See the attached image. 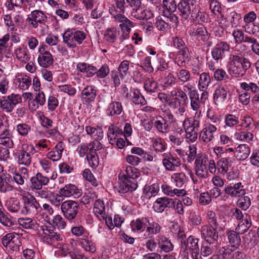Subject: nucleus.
Listing matches in <instances>:
<instances>
[{
	"label": "nucleus",
	"mask_w": 259,
	"mask_h": 259,
	"mask_svg": "<svg viewBox=\"0 0 259 259\" xmlns=\"http://www.w3.org/2000/svg\"><path fill=\"white\" fill-rule=\"evenodd\" d=\"M102 148V144L97 141H93L88 144L82 143L78 146L76 152L79 157L85 156L90 166L97 167L99 163V159L97 151Z\"/></svg>",
	"instance_id": "1"
},
{
	"label": "nucleus",
	"mask_w": 259,
	"mask_h": 259,
	"mask_svg": "<svg viewBox=\"0 0 259 259\" xmlns=\"http://www.w3.org/2000/svg\"><path fill=\"white\" fill-rule=\"evenodd\" d=\"M230 161V159L228 157H223L219 159L217 163L218 171L222 174H226L229 170Z\"/></svg>",
	"instance_id": "56"
},
{
	"label": "nucleus",
	"mask_w": 259,
	"mask_h": 259,
	"mask_svg": "<svg viewBox=\"0 0 259 259\" xmlns=\"http://www.w3.org/2000/svg\"><path fill=\"white\" fill-rule=\"evenodd\" d=\"M217 228L207 225L202 226L201 228L202 238L209 244L215 243L219 238Z\"/></svg>",
	"instance_id": "13"
},
{
	"label": "nucleus",
	"mask_w": 259,
	"mask_h": 259,
	"mask_svg": "<svg viewBox=\"0 0 259 259\" xmlns=\"http://www.w3.org/2000/svg\"><path fill=\"white\" fill-rule=\"evenodd\" d=\"M132 16L137 19H150L154 17L152 12L149 9H142L140 8L133 9L132 13Z\"/></svg>",
	"instance_id": "35"
},
{
	"label": "nucleus",
	"mask_w": 259,
	"mask_h": 259,
	"mask_svg": "<svg viewBox=\"0 0 259 259\" xmlns=\"http://www.w3.org/2000/svg\"><path fill=\"white\" fill-rule=\"evenodd\" d=\"M47 16L40 11L35 10L31 12L30 17L27 18V21L33 27L36 28L38 26V23H42L46 21Z\"/></svg>",
	"instance_id": "24"
},
{
	"label": "nucleus",
	"mask_w": 259,
	"mask_h": 259,
	"mask_svg": "<svg viewBox=\"0 0 259 259\" xmlns=\"http://www.w3.org/2000/svg\"><path fill=\"white\" fill-rule=\"evenodd\" d=\"M16 83L19 89L25 91L31 84V79L27 75H18L16 77Z\"/></svg>",
	"instance_id": "41"
},
{
	"label": "nucleus",
	"mask_w": 259,
	"mask_h": 259,
	"mask_svg": "<svg viewBox=\"0 0 259 259\" xmlns=\"http://www.w3.org/2000/svg\"><path fill=\"white\" fill-rule=\"evenodd\" d=\"M171 198L167 197L158 198L153 203V208L157 212H162L166 207L170 208Z\"/></svg>",
	"instance_id": "30"
},
{
	"label": "nucleus",
	"mask_w": 259,
	"mask_h": 259,
	"mask_svg": "<svg viewBox=\"0 0 259 259\" xmlns=\"http://www.w3.org/2000/svg\"><path fill=\"white\" fill-rule=\"evenodd\" d=\"M162 156V165L168 171H175L181 165V161L176 154L169 152L163 153Z\"/></svg>",
	"instance_id": "7"
},
{
	"label": "nucleus",
	"mask_w": 259,
	"mask_h": 259,
	"mask_svg": "<svg viewBox=\"0 0 259 259\" xmlns=\"http://www.w3.org/2000/svg\"><path fill=\"white\" fill-rule=\"evenodd\" d=\"M188 103V96L186 98H174L169 103V106L172 109H176L181 115H183L186 110V107Z\"/></svg>",
	"instance_id": "20"
},
{
	"label": "nucleus",
	"mask_w": 259,
	"mask_h": 259,
	"mask_svg": "<svg viewBox=\"0 0 259 259\" xmlns=\"http://www.w3.org/2000/svg\"><path fill=\"white\" fill-rule=\"evenodd\" d=\"M229 50L230 45L226 41H218L211 50V56L218 63L225 57V52H229Z\"/></svg>",
	"instance_id": "14"
},
{
	"label": "nucleus",
	"mask_w": 259,
	"mask_h": 259,
	"mask_svg": "<svg viewBox=\"0 0 259 259\" xmlns=\"http://www.w3.org/2000/svg\"><path fill=\"white\" fill-rule=\"evenodd\" d=\"M48 46L46 45H41L38 51L39 53L37 58L39 65L44 68L50 67L53 63V57L51 53L48 50Z\"/></svg>",
	"instance_id": "10"
},
{
	"label": "nucleus",
	"mask_w": 259,
	"mask_h": 259,
	"mask_svg": "<svg viewBox=\"0 0 259 259\" xmlns=\"http://www.w3.org/2000/svg\"><path fill=\"white\" fill-rule=\"evenodd\" d=\"M4 116H0V144L11 148L13 147L14 143L10 130L4 123Z\"/></svg>",
	"instance_id": "12"
},
{
	"label": "nucleus",
	"mask_w": 259,
	"mask_h": 259,
	"mask_svg": "<svg viewBox=\"0 0 259 259\" xmlns=\"http://www.w3.org/2000/svg\"><path fill=\"white\" fill-rule=\"evenodd\" d=\"M76 70L83 73L87 77H91L97 72V68L95 66L85 62L78 63Z\"/></svg>",
	"instance_id": "26"
},
{
	"label": "nucleus",
	"mask_w": 259,
	"mask_h": 259,
	"mask_svg": "<svg viewBox=\"0 0 259 259\" xmlns=\"http://www.w3.org/2000/svg\"><path fill=\"white\" fill-rule=\"evenodd\" d=\"M152 121V124L158 133L166 134L169 132V124L162 117V115H159L154 117Z\"/></svg>",
	"instance_id": "17"
},
{
	"label": "nucleus",
	"mask_w": 259,
	"mask_h": 259,
	"mask_svg": "<svg viewBox=\"0 0 259 259\" xmlns=\"http://www.w3.org/2000/svg\"><path fill=\"white\" fill-rule=\"evenodd\" d=\"M85 131L88 135L91 136L94 141L100 142L104 137V133L103 130L99 126L94 127L90 126H87L85 127Z\"/></svg>",
	"instance_id": "42"
},
{
	"label": "nucleus",
	"mask_w": 259,
	"mask_h": 259,
	"mask_svg": "<svg viewBox=\"0 0 259 259\" xmlns=\"http://www.w3.org/2000/svg\"><path fill=\"white\" fill-rule=\"evenodd\" d=\"M49 179L40 172H37L30 179V188L32 190H40L43 186L47 185Z\"/></svg>",
	"instance_id": "19"
},
{
	"label": "nucleus",
	"mask_w": 259,
	"mask_h": 259,
	"mask_svg": "<svg viewBox=\"0 0 259 259\" xmlns=\"http://www.w3.org/2000/svg\"><path fill=\"white\" fill-rule=\"evenodd\" d=\"M15 129L19 136L26 137L31 131V126L26 123H20L16 125Z\"/></svg>",
	"instance_id": "64"
},
{
	"label": "nucleus",
	"mask_w": 259,
	"mask_h": 259,
	"mask_svg": "<svg viewBox=\"0 0 259 259\" xmlns=\"http://www.w3.org/2000/svg\"><path fill=\"white\" fill-rule=\"evenodd\" d=\"M251 148L245 144H240L235 148L234 157L239 161H243L249 156Z\"/></svg>",
	"instance_id": "25"
},
{
	"label": "nucleus",
	"mask_w": 259,
	"mask_h": 259,
	"mask_svg": "<svg viewBox=\"0 0 259 259\" xmlns=\"http://www.w3.org/2000/svg\"><path fill=\"white\" fill-rule=\"evenodd\" d=\"M11 177L9 175L3 174L0 176V192L6 193L12 192L14 187L10 183Z\"/></svg>",
	"instance_id": "37"
},
{
	"label": "nucleus",
	"mask_w": 259,
	"mask_h": 259,
	"mask_svg": "<svg viewBox=\"0 0 259 259\" xmlns=\"http://www.w3.org/2000/svg\"><path fill=\"white\" fill-rule=\"evenodd\" d=\"M130 96L132 102L135 105L143 106L147 103L146 100L141 93L140 90L137 88H134L131 90Z\"/></svg>",
	"instance_id": "31"
},
{
	"label": "nucleus",
	"mask_w": 259,
	"mask_h": 259,
	"mask_svg": "<svg viewBox=\"0 0 259 259\" xmlns=\"http://www.w3.org/2000/svg\"><path fill=\"white\" fill-rule=\"evenodd\" d=\"M81 246L86 251L91 253H94L96 250L95 243L88 236L82 238L80 240Z\"/></svg>",
	"instance_id": "52"
},
{
	"label": "nucleus",
	"mask_w": 259,
	"mask_h": 259,
	"mask_svg": "<svg viewBox=\"0 0 259 259\" xmlns=\"http://www.w3.org/2000/svg\"><path fill=\"white\" fill-rule=\"evenodd\" d=\"M228 238L232 247L238 246L241 243V238L239 233L234 231H230L227 233Z\"/></svg>",
	"instance_id": "59"
},
{
	"label": "nucleus",
	"mask_w": 259,
	"mask_h": 259,
	"mask_svg": "<svg viewBox=\"0 0 259 259\" xmlns=\"http://www.w3.org/2000/svg\"><path fill=\"white\" fill-rule=\"evenodd\" d=\"M159 190V185L154 183L151 185H145L143 189V193L147 198H150L157 195Z\"/></svg>",
	"instance_id": "51"
},
{
	"label": "nucleus",
	"mask_w": 259,
	"mask_h": 259,
	"mask_svg": "<svg viewBox=\"0 0 259 259\" xmlns=\"http://www.w3.org/2000/svg\"><path fill=\"white\" fill-rule=\"evenodd\" d=\"M81 98L87 101H93L97 96L96 88L93 85L85 87L81 92Z\"/></svg>",
	"instance_id": "43"
},
{
	"label": "nucleus",
	"mask_w": 259,
	"mask_h": 259,
	"mask_svg": "<svg viewBox=\"0 0 259 259\" xmlns=\"http://www.w3.org/2000/svg\"><path fill=\"white\" fill-rule=\"evenodd\" d=\"M21 200L23 206L20 213L23 215H30L37 211L39 205L35 198L27 191H23L21 194Z\"/></svg>",
	"instance_id": "4"
},
{
	"label": "nucleus",
	"mask_w": 259,
	"mask_h": 259,
	"mask_svg": "<svg viewBox=\"0 0 259 259\" xmlns=\"http://www.w3.org/2000/svg\"><path fill=\"white\" fill-rule=\"evenodd\" d=\"M199 239L192 236H189L187 239L182 242V248L184 251L190 250L191 252L199 251L198 246Z\"/></svg>",
	"instance_id": "29"
},
{
	"label": "nucleus",
	"mask_w": 259,
	"mask_h": 259,
	"mask_svg": "<svg viewBox=\"0 0 259 259\" xmlns=\"http://www.w3.org/2000/svg\"><path fill=\"white\" fill-rule=\"evenodd\" d=\"M227 65L228 73L234 77L243 76L251 66L250 61L238 55H231Z\"/></svg>",
	"instance_id": "2"
},
{
	"label": "nucleus",
	"mask_w": 259,
	"mask_h": 259,
	"mask_svg": "<svg viewBox=\"0 0 259 259\" xmlns=\"http://www.w3.org/2000/svg\"><path fill=\"white\" fill-rule=\"evenodd\" d=\"M147 217H142L133 220L131 222L132 230L134 232L143 231L146 229Z\"/></svg>",
	"instance_id": "46"
},
{
	"label": "nucleus",
	"mask_w": 259,
	"mask_h": 259,
	"mask_svg": "<svg viewBox=\"0 0 259 259\" xmlns=\"http://www.w3.org/2000/svg\"><path fill=\"white\" fill-rule=\"evenodd\" d=\"M0 108L2 111L6 113H10L13 111L14 109L13 104L12 102L7 97H3L1 99V106Z\"/></svg>",
	"instance_id": "63"
},
{
	"label": "nucleus",
	"mask_w": 259,
	"mask_h": 259,
	"mask_svg": "<svg viewBox=\"0 0 259 259\" xmlns=\"http://www.w3.org/2000/svg\"><path fill=\"white\" fill-rule=\"evenodd\" d=\"M211 82V78L208 73L202 72L200 74L198 87L200 91L206 90Z\"/></svg>",
	"instance_id": "54"
},
{
	"label": "nucleus",
	"mask_w": 259,
	"mask_h": 259,
	"mask_svg": "<svg viewBox=\"0 0 259 259\" xmlns=\"http://www.w3.org/2000/svg\"><path fill=\"white\" fill-rule=\"evenodd\" d=\"M63 150V143L58 142L51 151L47 153L46 156L53 161H57L61 158Z\"/></svg>",
	"instance_id": "34"
},
{
	"label": "nucleus",
	"mask_w": 259,
	"mask_h": 259,
	"mask_svg": "<svg viewBox=\"0 0 259 259\" xmlns=\"http://www.w3.org/2000/svg\"><path fill=\"white\" fill-rule=\"evenodd\" d=\"M224 191L231 197H240L246 193L244 186L241 182L230 184L229 185L225 186Z\"/></svg>",
	"instance_id": "16"
},
{
	"label": "nucleus",
	"mask_w": 259,
	"mask_h": 259,
	"mask_svg": "<svg viewBox=\"0 0 259 259\" xmlns=\"http://www.w3.org/2000/svg\"><path fill=\"white\" fill-rule=\"evenodd\" d=\"M5 206L8 210L12 213H18L21 209L19 200L14 197H11L6 201Z\"/></svg>",
	"instance_id": "44"
},
{
	"label": "nucleus",
	"mask_w": 259,
	"mask_h": 259,
	"mask_svg": "<svg viewBox=\"0 0 259 259\" xmlns=\"http://www.w3.org/2000/svg\"><path fill=\"white\" fill-rule=\"evenodd\" d=\"M14 53L16 58L21 63L26 64L30 60V54L24 45H19L15 47Z\"/></svg>",
	"instance_id": "22"
},
{
	"label": "nucleus",
	"mask_w": 259,
	"mask_h": 259,
	"mask_svg": "<svg viewBox=\"0 0 259 259\" xmlns=\"http://www.w3.org/2000/svg\"><path fill=\"white\" fill-rule=\"evenodd\" d=\"M59 193L64 197L73 196L78 197L81 194V192L77 187L72 184L65 185L62 188L59 190Z\"/></svg>",
	"instance_id": "21"
},
{
	"label": "nucleus",
	"mask_w": 259,
	"mask_h": 259,
	"mask_svg": "<svg viewBox=\"0 0 259 259\" xmlns=\"http://www.w3.org/2000/svg\"><path fill=\"white\" fill-rule=\"evenodd\" d=\"M170 208H173L175 211L180 215H183L185 212L182 201L181 200L177 198H171Z\"/></svg>",
	"instance_id": "62"
},
{
	"label": "nucleus",
	"mask_w": 259,
	"mask_h": 259,
	"mask_svg": "<svg viewBox=\"0 0 259 259\" xmlns=\"http://www.w3.org/2000/svg\"><path fill=\"white\" fill-rule=\"evenodd\" d=\"M105 40L110 43H114L117 39V31L115 27L108 28L104 32Z\"/></svg>",
	"instance_id": "58"
},
{
	"label": "nucleus",
	"mask_w": 259,
	"mask_h": 259,
	"mask_svg": "<svg viewBox=\"0 0 259 259\" xmlns=\"http://www.w3.org/2000/svg\"><path fill=\"white\" fill-rule=\"evenodd\" d=\"M152 146L156 153H162L166 149V144L160 137L153 138L151 140Z\"/></svg>",
	"instance_id": "45"
},
{
	"label": "nucleus",
	"mask_w": 259,
	"mask_h": 259,
	"mask_svg": "<svg viewBox=\"0 0 259 259\" xmlns=\"http://www.w3.org/2000/svg\"><path fill=\"white\" fill-rule=\"evenodd\" d=\"M184 132L185 133V140L187 142L193 143L196 141L198 136L200 121L196 119L186 118L182 122Z\"/></svg>",
	"instance_id": "3"
},
{
	"label": "nucleus",
	"mask_w": 259,
	"mask_h": 259,
	"mask_svg": "<svg viewBox=\"0 0 259 259\" xmlns=\"http://www.w3.org/2000/svg\"><path fill=\"white\" fill-rule=\"evenodd\" d=\"M227 91L222 87H218L213 94L214 102L216 105L223 103L227 98Z\"/></svg>",
	"instance_id": "47"
},
{
	"label": "nucleus",
	"mask_w": 259,
	"mask_h": 259,
	"mask_svg": "<svg viewBox=\"0 0 259 259\" xmlns=\"http://www.w3.org/2000/svg\"><path fill=\"white\" fill-rule=\"evenodd\" d=\"M189 33L191 36L195 37L197 39L203 41L208 38L207 31L203 27L192 28L189 30Z\"/></svg>",
	"instance_id": "40"
},
{
	"label": "nucleus",
	"mask_w": 259,
	"mask_h": 259,
	"mask_svg": "<svg viewBox=\"0 0 259 259\" xmlns=\"http://www.w3.org/2000/svg\"><path fill=\"white\" fill-rule=\"evenodd\" d=\"M79 209V205L78 202L71 200L64 201L61 205V211L63 215L69 221L76 219Z\"/></svg>",
	"instance_id": "6"
},
{
	"label": "nucleus",
	"mask_w": 259,
	"mask_h": 259,
	"mask_svg": "<svg viewBox=\"0 0 259 259\" xmlns=\"http://www.w3.org/2000/svg\"><path fill=\"white\" fill-rule=\"evenodd\" d=\"M172 182L177 187H182L187 182V178L183 172H176L173 174L171 176Z\"/></svg>",
	"instance_id": "53"
},
{
	"label": "nucleus",
	"mask_w": 259,
	"mask_h": 259,
	"mask_svg": "<svg viewBox=\"0 0 259 259\" xmlns=\"http://www.w3.org/2000/svg\"><path fill=\"white\" fill-rule=\"evenodd\" d=\"M195 2V0H181L178 4V10L183 19H187L191 13V7Z\"/></svg>",
	"instance_id": "18"
},
{
	"label": "nucleus",
	"mask_w": 259,
	"mask_h": 259,
	"mask_svg": "<svg viewBox=\"0 0 259 259\" xmlns=\"http://www.w3.org/2000/svg\"><path fill=\"white\" fill-rule=\"evenodd\" d=\"M29 177L28 170L25 167H21L18 170V172L11 177V180H13L16 185L23 186L25 182Z\"/></svg>",
	"instance_id": "28"
},
{
	"label": "nucleus",
	"mask_w": 259,
	"mask_h": 259,
	"mask_svg": "<svg viewBox=\"0 0 259 259\" xmlns=\"http://www.w3.org/2000/svg\"><path fill=\"white\" fill-rule=\"evenodd\" d=\"M208 158L205 155L198 154L195 161V173L199 178H205L208 175L207 163Z\"/></svg>",
	"instance_id": "9"
},
{
	"label": "nucleus",
	"mask_w": 259,
	"mask_h": 259,
	"mask_svg": "<svg viewBox=\"0 0 259 259\" xmlns=\"http://www.w3.org/2000/svg\"><path fill=\"white\" fill-rule=\"evenodd\" d=\"M134 26V23L130 20L119 24V28L121 29V33L119 34V39L121 42H122L129 38L131 28Z\"/></svg>",
	"instance_id": "33"
},
{
	"label": "nucleus",
	"mask_w": 259,
	"mask_h": 259,
	"mask_svg": "<svg viewBox=\"0 0 259 259\" xmlns=\"http://www.w3.org/2000/svg\"><path fill=\"white\" fill-rule=\"evenodd\" d=\"M217 131L215 125L210 123L205 124L200 132V139L203 143L207 144L214 138Z\"/></svg>",
	"instance_id": "15"
},
{
	"label": "nucleus",
	"mask_w": 259,
	"mask_h": 259,
	"mask_svg": "<svg viewBox=\"0 0 259 259\" xmlns=\"http://www.w3.org/2000/svg\"><path fill=\"white\" fill-rule=\"evenodd\" d=\"M122 111V104L119 102L113 101L108 105L106 110V113L107 116H113L120 115Z\"/></svg>",
	"instance_id": "38"
},
{
	"label": "nucleus",
	"mask_w": 259,
	"mask_h": 259,
	"mask_svg": "<svg viewBox=\"0 0 259 259\" xmlns=\"http://www.w3.org/2000/svg\"><path fill=\"white\" fill-rule=\"evenodd\" d=\"M35 153L34 147L31 144H23L16 153L19 165L29 166L31 163L32 155Z\"/></svg>",
	"instance_id": "5"
},
{
	"label": "nucleus",
	"mask_w": 259,
	"mask_h": 259,
	"mask_svg": "<svg viewBox=\"0 0 259 259\" xmlns=\"http://www.w3.org/2000/svg\"><path fill=\"white\" fill-rule=\"evenodd\" d=\"M123 132L119 127L113 124H110L108 126L107 135L109 143L113 145L116 140L123 135Z\"/></svg>",
	"instance_id": "32"
},
{
	"label": "nucleus",
	"mask_w": 259,
	"mask_h": 259,
	"mask_svg": "<svg viewBox=\"0 0 259 259\" xmlns=\"http://www.w3.org/2000/svg\"><path fill=\"white\" fill-rule=\"evenodd\" d=\"M190 99V106L191 109L196 111L195 116H199L201 111L200 110L201 103L200 101L199 96L198 92H192L189 96Z\"/></svg>",
	"instance_id": "36"
},
{
	"label": "nucleus",
	"mask_w": 259,
	"mask_h": 259,
	"mask_svg": "<svg viewBox=\"0 0 259 259\" xmlns=\"http://www.w3.org/2000/svg\"><path fill=\"white\" fill-rule=\"evenodd\" d=\"M119 174L124 175L125 177L131 180H135L139 177L140 172L139 169L135 166L127 165L123 169V171Z\"/></svg>",
	"instance_id": "49"
},
{
	"label": "nucleus",
	"mask_w": 259,
	"mask_h": 259,
	"mask_svg": "<svg viewBox=\"0 0 259 259\" xmlns=\"http://www.w3.org/2000/svg\"><path fill=\"white\" fill-rule=\"evenodd\" d=\"M120 182L118 187V191L120 193H126L135 191L138 184L136 180H131L125 177L124 175L119 174Z\"/></svg>",
	"instance_id": "8"
},
{
	"label": "nucleus",
	"mask_w": 259,
	"mask_h": 259,
	"mask_svg": "<svg viewBox=\"0 0 259 259\" xmlns=\"http://www.w3.org/2000/svg\"><path fill=\"white\" fill-rule=\"evenodd\" d=\"M63 40L69 48H74L76 46L74 41L73 30L66 31L63 34Z\"/></svg>",
	"instance_id": "60"
},
{
	"label": "nucleus",
	"mask_w": 259,
	"mask_h": 259,
	"mask_svg": "<svg viewBox=\"0 0 259 259\" xmlns=\"http://www.w3.org/2000/svg\"><path fill=\"white\" fill-rule=\"evenodd\" d=\"M40 230L42 231L41 238L43 242L48 244L52 245L55 242L62 241L63 236L54 232L51 229H49L46 226H40Z\"/></svg>",
	"instance_id": "11"
},
{
	"label": "nucleus",
	"mask_w": 259,
	"mask_h": 259,
	"mask_svg": "<svg viewBox=\"0 0 259 259\" xmlns=\"http://www.w3.org/2000/svg\"><path fill=\"white\" fill-rule=\"evenodd\" d=\"M178 82L180 84H184L189 82L191 79L190 71L186 69L179 68L175 73Z\"/></svg>",
	"instance_id": "39"
},
{
	"label": "nucleus",
	"mask_w": 259,
	"mask_h": 259,
	"mask_svg": "<svg viewBox=\"0 0 259 259\" xmlns=\"http://www.w3.org/2000/svg\"><path fill=\"white\" fill-rule=\"evenodd\" d=\"M72 243H71L72 246L67 243H58L56 247V250L55 251V254L56 255L59 256L64 257L68 254L70 253L72 250Z\"/></svg>",
	"instance_id": "48"
},
{
	"label": "nucleus",
	"mask_w": 259,
	"mask_h": 259,
	"mask_svg": "<svg viewBox=\"0 0 259 259\" xmlns=\"http://www.w3.org/2000/svg\"><path fill=\"white\" fill-rule=\"evenodd\" d=\"M234 137L237 140L247 143L252 141L254 137L253 134L247 131L236 132Z\"/></svg>",
	"instance_id": "55"
},
{
	"label": "nucleus",
	"mask_w": 259,
	"mask_h": 259,
	"mask_svg": "<svg viewBox=\"0 0 259 259\" xmlns=\"http://www.w3.org/2000/svg\"><path fill=\"white\" fill-rule=\"evenodd\" d=\"M93 212L98 217H103L106 213V208L104 202L101 199L97 200L94 204Z\"/></svg>",
	"instance_id": "50"
},
{
	"label": "nucleus",
	"mask_w": 259,
	"mask_h": 259,
	"mask_svg": "<svg viewBox=\"0 0 259 259\" xmlns=\"http://www.w3.org/2000/svg\"><path fill=\"white\" fill-rule=\"evenodd\" d=\"M144 88L147 92L152 93L157 91L158 85L152 77H148L145 80Z\"/></svg>",
	"instance_id": "57"
},
{
	"label": "nucleus",
	"mask_w": 259,
	"mask_h": 259,
	"mask_svg": "<svg viewBox=\"0 0 259 259\" xmlns=\"http://www.w3.org/2000/svg\"><path fill=\"white\" fill-rule=\"evenodd\" d=\"M163 10L162 14H166V12L171 13L175 12L177 10L178 4L175 0H163Z\"/></svg>",
	"instance_id": "61"
},
{
	"label": "nucleus",
	"mask_w": 259,
	"mask_h": 259,
	"mask_svg": "<svg viewBox=\"0 0 259 259\" xmlns=\"http://www.w3.org/2000/svg\"><path fill=\"white\" fill-rule=\"evenodd\" d=\"M158 250L159 252H164L165 253L169 252L174 249V245L170 240L164 235H158Z\"/></svg>",
	"instance_id": "27"
},
{
	"label": "nucleus",
	"mask_w": 259,
	"mask_h": 259,
	"mask_svg": "<svg viewBox=\"0 0 259 259\" xmlns=\"http://www.w3.org/2000/svg\"><path fill=\"white\" fill-rule=\"evenodd\" d=\"M147 222L146 225V233L149 236H152L160 233L162 229L161 224L158 221H154L147 217Z\"/></svg>",
	"instance_id": "23"
}]
</instances>
